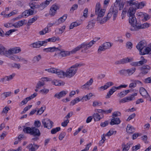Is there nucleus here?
Segmentation results:
<instances>
[{
    "instance_id": "nucleus-7",
    "label": "nucleus",
    "mask_w": 151,
    "mask_h": 151,
    "mask_svg": "<svg viewBox=\"0 0 151 151\" xmlns=\"http://www.w3.org/2000/svg\"><path fill=\"white\" fill-rule=\"evenodd\" d=\"M42 124L45 128L50 129L52 126L53 122L48 119H44L42 121Z\"/></svg>"
},
{
    "instance_id": "nucleus-56",
    "label": "nucleus",
    "mask_w": 151,
    "mask_h": 151,
    "mask_svg": "<svg viewBox=\"0 0 151 151\" xmlns=\"http://www.w3.org/2000/svg\"><path fill=\"white\" fill-rule=\"evenodd\" d=\"M37 19V18L34 17L33 18L29 19L28 22V25H30L33 22H34Z\"/></svg>"
},
{
    "instance_id": "nucleus-36",
    "label": "nucleus",
    "mask_w": 151,
    "mask_h": 151,
    "mask_svg": "<svg viewBox=\"0 0 151 151\" xmlns=\"http://www.w3.org/2000/svg\"><path fill=\"white\" fill-rule=\"evenodd\" d=\"M122 64H124L129 62H131L133 60L132 58H129L127 57V58H124L121 59Z\"/></svg>"
},
{
    "instance_id": "nucleus-10",
    "label": "nucleus",
    "mask_w": 151,
    "mask_h": 151,
    "mask_svg": "<svg viewBox=\"0 0 151 151\" xmlns=\"http://www.w3.org/2000/svg\"><path fill=\"white\" fill-rule=\"evenodd\" d=\"M151 54V44L145 47L139 53L141 55H144Z\"/></svg>"
},
{
    "instance_id": "nucleus-54",
    "label": "nucleus",
    "mask_w": 151,
    "mask_h": 151,
    "mask_svg": "<svg viewBox=\"0 0 151 151\" xmlns=\"http://www.w3.org/2000/svg\"><path fill=\"white\" fill-rule=\"evenodd\" d=\"M60 128L59 127L52 129L51 131V133L52 134H55L58 132L60 131Z\"/></svg>"
},
{
    "instance_id": "nucleus-31",
    "label": "nucleus",
    "mask_w": 151,
    "mask_h": 151,
    "mask_svg": "<svg viewBox=\"0 0 151 151\" xmlns=\"http://www.w3.org/2000/svg\"><path fill=\"white\" fill-rule=\"evenodd\" d=\"M55 73L60 78H63L65 76V73L59 69H57Z\"/></svg>"
},
{
    "instance_id": "nucleus-28",
    "label": "nucleus",
    "mask_w": 151,
    "mask_h": 151,
    "mask_svg": "<svg viewBox=\"0 0 151 151\" xmlns=\"http://www.w3.org/2000/svg\"><path fill=\"white\" fill-rule=\"evenodd\" d=\"M115 89L114 86H113L109 89V91L107 93V95L105 96V98L106 99L109 98L115 92Z\"/></svg>"
},
{
    "instance_id": "nucleus-59",
    "label": "nucleus",
    "mask_w": 151,
    "mask_h": 151,
    "mask_svg": "<svg viewBox=\"0 0 151 151\" xmlns=\"http://www.w3.org/2000/svg\"><path fill=\"white\" fill-rule=\"evenodd\" d=\"M11 66L12 68H17L19 69L20 68L21 65L19 63H14L11 65Z\"/></svg>"
},
{
    "instance_id": "nucleus-15",
    "label": "nucleus",
    "mask_w": 151,
    "mask_h": 151,
    "mask_svg": "<svg viewBox=\"0 0 151 151\" xmlns=\"http://www.w3.org/2000/svg\"><path fill=\"white\" fill-rule=\"evenodd\" d=\"M59 8V7L57 4L52 5L50 8V14L52 16H54L57 10Z\"/></svg>"
},
{
    "instance_id": "nucleus-55",
    "label": "nucleus",
    "mask_w": 151,
    "mask_h": 151,
    "mask_svg": "<svg viewBox=\"0 0 151 151\" xmlns=\"http://www.w3.org/2000/svg\"><path fill=\"white\" fill-rule=\"evenodd\" d=\"M46 107L45 106L44 107H42L37 111V114L40 115L42 114L45 109Z\"/></svg>"
},
{
    "instance_id": "nucleus-11",
    "label": "nucleus",
    "mask_w": 151,
    "mask_h": 151,
    "mask_svg": "<svg viewBox=\"0 0 151 151\" xmlns=\"http://www.w3.org/2000/svg\"><path fill=\"white\" fill-rule=\"evenodd\" d=\"M137 93H135L129 96L125 97L119 101L120 103H124L127 102L129 101H131L134 99V97L137 95Z\"/></svg>"
},
{
    "instance_id": "nucleus-48",
    "label": "nucleus",
    "mask_w": 151,
    "mask_h": 151,
    "mask_svg": "<svg viewBox=\"0 0 151 151\" xmlns=\"http://www.w3.org/2000/svg\"><path fill=\"white\" fill-rule=\"evenodd\" d=\"M93 116L95 121H98L100 120L101 119L100 115L98 113H94Z\"/></svg>"
},
{
    "instance_id": "nucleus-22",
    "label": "nucleus",
    "mask_w": 151,
    "mask_h": 151,
    "mask_svg": "<svg viewBox=\"0 0 151 151\" xmlns=\"http://www.w3.org/2000/svg\"><path fill=\"white\" fill-rule=\"evenodd\" d=\"M58 50H60L58 47H55L44 48L43 49V51L44 52H53Z\"/></svg>"
},
{
    "instance_id": "nucleus-32",
    "label": "nucleus",
    "mask_w": 151,
    "mask_h": 151,
    "mask_svg": "<svg viewBox=\"0 0 151 151\" xmlns=\"http://www.w3.org/2000/svg\"><path fill=\"white\" fill-rule=\"evenodd\" d=\"M129 22L131 25H134L135 24H137L136 19L135 16H129Z\"/></svg>"
},
{
    "instance_id": "nucleus-24",
    "label": "nucleus",
    "mask_w": 151,
    "mask_h": 151,
    "mask_svg": "<svg viewBox=\"0 0 151 151\" xmlns=\"http://www.w3.org/2000/svg\"><path fill=\"white\" fill-rule=\"evenodd\" d=\"M67 17V15H64L55 22L56 24V25H58L60 23L63 22L66 19Z\"/></svg>"
},
{
    "instance_id": "nucleus-39",
    "label": "nucleus",
    "mask_w": 151,
    "mask_h": 151,
    "mask_svg": "<svg viewBox=\"0 0 151 151\" xmlns=\"http://www.w3.org/2000/svg\"><path fill=\"white\" fill-rule=\"evenodd\" d=\"M48 4L45 1L42 2L40 5L38 4V8L41 10H42L46 7Z\"/></svg>"
},
{
    "instance_id": "nucleus-4",
    "label": "nucleus",
    "mask_w": 151,
    "mask_h": 151,
    "mask_svg": "<svg viewBox=\"0 0 151 151\" xmlns=\"http://www.w3.org/2000/svg\"><path fill=\"white\" fill-rule=\"evenodd\" d=\"M82 48H84V49L82 50V52L85 53H89V51H87L88 49L86 45V42H85L82 43L73 49L70 52L72 54L75 53L77 51Z\"/></svg>"
},
{
    "instance_id": "nucleus-50",
    "label": "nucleus",
    "mask_w": 151,
    "mask_h": 151,
    "mask_svg": "<svg viewBox=\"0 0 151 151\" xmlns=\"http://www.w3.org/2000/svg\"><path fill=\"white\" fill-rule=\"evenodd\" d=\"M130 144L129 143H127L126 145H125L124 144H122V147H123L124 146L123 149V151H127L130 148Z\"/></svg>"
},
{
    "instance_id": "nucleus-25",
    "label": "nucleus",
    "mask_w": 151,
    "mask_h": 151,
    "mask_svg": "<svg viewBox=\"0 0 151 151\" xmlns=\"http://www.w3.org/2000/svg\"><path fill=\"white\" fill-rule=\"evenodd\" d=\"M93 82V79L92 78H91L84 85L81 86V88L83 89L88 88L92 84Z\"/></svg>"
},
{
    "instance_id": "nucleus-53",
    "label": "nucleus",
    "mask_w": 151,
    "mask_h": 151,
    "mask_svg": "<svg viewBox=\"0 0 151 151\" xmlns=\"http://www.w3.org/2000/svg\"><path fill=\"white\" fill-rule=\"evenodd\" d=\"M80 100L78 97H77L74 99L73 100L71 101L70 103V105H74L76 104L77 103L80 101Z\"/></svg>"
},
{
    "instance_id": "nucleus-62",
    "label": "nucleus",
    "mask_w": 151,
    "mask_h": 151,
    "mask_svg": "<svg viewBox=\"0 0 151 151\" xmlns=\"http://www.w3.org/2000/svg\"><path fill=\"white\" fill-rule=\"evenodd\" d=\"M140 147V145L139 144L137 145L132 147V150L133 151H136L137 150L139 149Z\"/></svg>"
},
{
    "instance_id": "nucleus-30",
    "label": "nucleus",
    "mask_w": 151,
    "mask_h": 151,
    "mask_svg": "<svg viewBox=\"0 0 151 151\" xmlns=\"http://www.w3.org/2000/svg\"><path fill=\"white\" fill-rule=\"evenodd\" d=\"M24 20H21L13 24L12 26L15 28H19L22 26L24 23Z\"/></svg>"
},
{
    "instance_id": "nucleus-8",
    "label": "nucleus",
    "mask_w": 151,
    "mask_h": 151,
    "mask_svg": "<svg viewBox=\"0 0 151 151\" xmlns=\"http://www.w3.org/2000/svg\"><path fill=\"white\" fill-rule=\"evenodd\" d=\"M151 68L150 66L147 65H144L142 66L139 68L141 71L140 74L142 75L147 74L150 70Z\"/></svg>"
},
{
    "instance_id": "nucleus-14",
    "label": "nucleus",
    "mask_w": 151,
    "mask_h": 151,
    "mask_svg": "<svg viewBox=\"0 0 151 151\" xmlns=\"http://www.w3.org/2000/svg\"><path fill=\"white\" fill-rule=\"evenodd\" d=\"M15 74L13 73L12 74L9 76H6L4 78L1 79L0 82H4L6 81H9L12 79L15 76Z\"/></svg>"
},
{
    "instance_id": "nucleus-52",
    "label": "nucleus",
    "mask_w": 151,
    "mask_h": 151,
    "mask_svg": "<svg viewBox=\"0 0 151 151\" xmlns=\"http://www.w3.org/2000/svg\"><path fill=\"white\" fill-rule=\"evenodd\" d=\"M57 70V69L54 68H51L48 69H46L45 70L51 73H55Z\"/></svg>"
},
{
    "instance_id": "nucleus-60",
    "label": "nucleus",
    "mask_w": 151,
    "mask_h": 151,
    "mask_svg": "<svg viewBox=\"0 0 151 151\" xmlns=\"http://www.w3.org/2000/svg\"><path fill=\"white\" fill-rule=\"evenodd\" d=\"M121 114L120 112L116 111L113 113L112 116V118H114V117H117L120 116Z\"/></svg>"
},
{
    "instance_id": "nucleus-49",
    "label": "nucleus",
    "mask_w": 151,
    "mask_h": 151,
    "mask_svg": "<svg viewBox=\"0 0 151 151\" xmlns=\"http://www.w3.org/2000/svg\"><path fill=\"white\" fill-rule=\"evenodd\" d=\"M70 52L68 51H62L60 53V55L62 57H65L70 55Z\"/></svg>"
},
{
    "instance_id": "nucleus-38",
    "label": "nucleus",
    "mask_w": 151,
    "mask_h": 151,
    "mask_svg": "<svg viewBox=\"0 0 151 151\" xmlns=\"http://www.w3.org/2000/svg\"><path fill=\"white\" fill-rule=\"evenodd\" d=\"M29 6L30 8L34 10L35 9H38L39 8L38 4L35 2L30 3Z\"/></svg>"
},
{
    "instance_id": "nucleus-45",
    "label": "nucleus",
    "mask_w": 151,
    "mask_h": 151,
    "mask_svg": "<svg viewBox=\"0 0 151 151\" xmlns=\"http://www.w3.org/2000/svg\"><path fill=\"white\" fill-rule=\"evenodd\" d=\"M50 31L48 27L45 28L43 29L42 30L39 32V34L40 35H42L45 34L47 33H48Z\"/></svg>"
},
{
    "instance_id": "nucleus-20",
    "label": "nucleus",
    "mask_w": 151,
    "mask_h": 151,
    "mask_svg": "<svg viewBox=\"0 0 151 151\" xmlns=\"http://www.w3.org/2000/svg\"><path fill=\"white\" fill-rule=\"evenodd\" d=\"M60 39L59 37H54L45 40H44V41L45 42V45H46L47 42H55L57 41H60Z\"/></svg>"
},
{
    "instance_id": "nucleus-9",
    "label": "nucleus",
    "mask_w": 151,
    "mask_h": 151,
    "mask_svg": "<svg viewBox=\"0 0 151 151\" xmlns=\"http://www.w3.org/2000/svg\"><path fill=\"white\" fill-rule=\"evenodd\" d=\"M147 45V43L145 40H142L139 42L137 44L136 47L139 52V53Z\"/></svg>"
},
{
    "instance_id": "nucleus-47",
    "label": "nucleus",
    "mask_w": 151,
    "mask_h": 151,
    "mask_svg": "<svg viewBox=\"0 0 151 151\" xmlns=\"http://www.w3.org/2000/svg\"><path fill=\"white\" fill-rule=\"evenodd\" d=\"M102 103L99 101H95L93 102L92 106L94 107H97L101 106L102 105Z\"/></svg>"
},
{
    "instance_id": "nucleus-17",
    "label": "nucleus",
    "mask_w": 151,
    "mask_h": 151,
    "mask_svg": "<svg viewBox=\"0 0 151 151\" xmlns=\"http://www.w3.org/2000/svg\"><path fill=\"white\" fill-rule=\"evenodd\" d=\"M21 51V49L19 47H15L10 49L8 51V53L9 54H13L17 53Z\"/></svg>"
},
{
    "instance_id": "nucleus-26",
    "label": "nucleus",
    "mask_w": 151,
    "mask_h": 151,
    "mask_svg": "<svg viewBox=\"0 0 151 151\" xmlns=\"http://www.w3.org/2000/svg\"><path fill=\"white\" fill-rule=\"evenodd\" d=\"M111 120L110 122V124L111 125H113L114 124H119L121 122L119 118L118 117L113 118Z\"/></svg>"
},
{
    "instance_id": "nucleus-44",
    "label": "nucleus",
    "mask_w": 151,
    "mask_h": 151,
    "mask_svg": "<svg viewBox=\"0 0 151 151\" xmlns=\"http://www.w3.org/2000/svg\"><path fill=\"white\" fill-rule=\"evenodd\" d=\"M128 5L131 6V7H133L135 8L136 7V2L134 0H130L127 2Z\"/></svg>"
},
{
    "instance_id": "nucleus-1",
    "label": "nucleus",
    "mask_w": 151,
    "mask_h": 151,
    "mask_svg": "<svg viewBox=\"0 0 151 151\" xmlns=\"http://www.w3.org/2000/svg\"><path fill=\"white\" fill-rule=\"evenodd\" d=\"M95 14L98 16L97 20L101 24L106 22L107 20V19L105 17L103 19L101 18L104 15L105 10L103 9H101L100 4L99 3H97L96 7Z\"/></svg>"
},
{
    "instance_id": "nucleus-5",
    "label": "nucleus",
    "mask_w": 151,
    "mask_h": 151,
    "mask_svg": "<svg viewBox=\"0 0 151 151\" xmlns=\"http://www.w3.org/2000/svg\"><path fill=\"white\" fill-rule=\"evenodd\" d=\"M118 10L116 9V7L111 6L109 9V12L107 14L106 19L107 20L109 19L111 17L112 14L113 15V20H115L117 15Z\"/></svg>"
},
{
    "instance_id": "nucleus-2",
    "label": "nucleus",
    "mask_w": 151,
    "mask_h": 151,
    "mask_svg": "<svg viewBox=\"0 0 151 151\" xmlns=\"http://www.w3.org/2000/svg\"><path fill=\"white\" fill-rule=\"evenodd\" d=\"M23 131L25 133L29 134L35 137H39L41 134L39 130L36 127H30L24 126Z\"/></svg>"
},
{
    "instance_id": "nucleus-16",
    "label": "nucleus",
    "mask_w": 151,
    "mask_h": 151,
    "mask_svg": "<svg viewBox=\"0 0 151 151\" xmlns=\"http://www.w3.org/2000/svg\"><path fill=\"white\" fill-rule=\"evenodd\" d=\"M39 147V145L35 143L30 144L27 146V148L29 149V151H35Z\"/></svg>"
},
{
    "instance_id": "nucleus-18",
    "label": "nucleus",
    "mask_w": 151,
    "mask_h": 151,
    "mask_svg": "<svg viewBox=\"0 0 151 151\" xmlns=\"http://www.w3.org/2000/svg\"><path fill=\"white\" fill-rule=\"evenodd\" d=\"M139 91L141 95L145 98H147L148 97H150L147 91L144 88H140Z\"/></svg>"
},
{
    "instance_id": "nucleus-58",
    "label": "nucleus",
    "mask_w": 151,
    "mask_h": 151,
    "mask_svg": "<svg viewBox=\"0 0 151 151\" xmlns=\"http://www.w3.org/2000/svg\"><path fill=\"white\" fill-rule=\"evenodd\" d=\"M45 85L44 82L43 81L42 82L41 81H39L37 85L36 88H40V87L43 86Z\"/></svg>"
},
{
    "instance_id": "nucleus-21",
    "label": "nucleus",
    "mask_w": 151,
    "mask_h": 151,
    "mask_svg": "<svg viewBox=\"0 0 151 151\" xmlns=\"http://www.w3.org/2000/svg\"><path fill=\"white\" fill-rule=\"evenodd\" d=\"M136 9L133 7H130L127 13V15L129 17L135 16L134 14L136 12Z\"/></svg>"
},
{
    "instance_id": "nucleus-46",
    "label": "nucleus",
    "mask_w": 151,
    "mask_h": 151,
    "mask_svg": "<svg viewBox=\"0 0 151 151\" xmlns=\"http://www.w3.org/2000/svg\"><path fill=\"white\" fill-rule=\"evenodd\" d=\"M131 27L130 28V30L132 31H136L138 30L139 29L138 26H139V24L137 23V24H135L134 25H131Z\"/></svg>"
},
{
    "instance_id": "nucleus-29",
    "label": "nucleus",
    "mask_w": 151,
    "mask_h": 151,
    "mask_svg": "<svg viewBox=\"0 0 151 151\" xmlns=\"http://www.w3.org/2000/svg\"><path fill=\"white\" fill-rule=\"evenodd\" d=\"M129 92V90H124L118 93L117 96L118 97L121 98L125 96Z\"/></svg>"
},
{
    "instance_id": "nucleus-37",
    "label": "nucleus",
    "mask_w": 151,
    "mask_h": 151,
    "mask_svg": "<svg viewBox=\"0 0 151 151\" xmlns=\"http://www.w3.org/2000/svg\"><path fill=\"white\" fill-rule=\"evenodd\" d=\"M150 24L146 22L143 24H139V26H138V27H139V29H144L146 28H147L150 27Z\"/></svg>"
},
{
    "instance_id": "nucleus-64",
    "label": "nucleus",
    "mask_w": 151,
    "mask_h": 151,
    "mask_svg": "<svg viewBox=\"0 0 151 151\" xmlns=\"http://www.w3.org/2000/svg\"><path fill=\"white\" fill-rule=\"evenodd\" d=\"M65 135V132L61 133L59 135V139L60 140H62Z\"/></svg>"
},
{
    "instance_id": "nucleus-43",
    "label": "nucleus",
    "mask_w": 151,
    "mask_h": 151,
    "mask_svg": "<svg viewBox=\"0 0 151 151\" xmlns=\"http://www.w3.org/2000/svg\"><path fill=\"white\" fill-rule=\"evenodd\" d=\"M42 56L40 55L35 56L32 60V61L34 63H37L41 59Z\"/></svg>"
},
{
    "instance_id": "nucleus-27",
    "label": "nucleus",
    "mask_w": 151,
    "mask_h": 151,
    "mask_svg": "<svg viewBox=\"0 0 151 151\" xmlns=\"http://www.w3.org/2000/svg\"><path fill=\"white\" fill-rule=\"evenodd\" d=\"M100 39V38H95L93 40L91 41L89 43L85 42L86 44V45L88 49L90 48L98 40Z\"/></svg>"
},
{
    "instance_id": "nucleus-34",
    "label": "nucleus",
    "mask_w": 151,
    "mask_h": 151,
    "mask_svg": "<svg viewBox=\"0 0 151 151\" xmlns=\"http://www.w3.org/2000/svg\"><path fill=\"white\" fill-rule=\"evenodd\" d=\"M127 132L129 133H132L134 132L135 129L132 126L128 124L126 128Z\"/></svg>"
},
{
    "instance_id": "nucleus-41",
    "label": "nucleus",
    "mask_w": 151,
    "mask_h": 151,
    "mask_svg": "<svg viewBox=\"0 0 151 151\" xmlns=\"http://www.w3.org/2000/svg\"><path fill=\"white\" fill-rule=\"evenodd\" d=\"M7 52L6 49L2 45L0 44V54L1 55H4Z\"/></svg>"
},
{
    "instance_id": "nucleus-63",
    "label": "nucleus",
    "mask_w": 151,
    "mask_h": 151,
    "mask_svg": "<svg viewBox=\"0 0 151 151\" xmlns=\"http://www.w3.org/2000/svg\"><path fill=\"white\" fill-rule=\"evenodd\" d=\"M133 44L130 42H127L126 45L127 48L129 49H131L132 47Z\"/></svg>"
},
{
    "instance_id": "nucleus-23",
    "label": "nucleus",
    "mask_w": 151,
    "mask_h": 151,
    "mask_svg": "<svg viewBox=\"0 0 151 151\" xmlns=\"http://www.w3.org/2000/svg\"><path fill=\"white\" fill-rule=\"evenodd\" d=\"M96 23L95 20H91L88 22V25L86 26V28L87 29H93Z\"/></svg>"
},
{
    "instance_id": "nucleus-57",
    "label": "nucleus",
    "mask_w": 151,
    "mask_h": 151,
    "mask_svg": "<svg viewBox=\"0 0 151 151\" xmlns=\"http://www.w3.org/2000/svg\"><path fill=\"white\" fill-rule=\"evenodd\" d=\"M29 101L28 98H26L24 99L19 104L20 106H22L27 103L28 101Z\"/></svg>"
},
{
    "instance_id": "nucleus-13",
    "label": "nucleus",
    "mask_w": 151,
    "mask_h": 151,
    "mask_svg": "<svg viewBox=\"0 0 151 151\" xmlns=\"http://www.w3.org/2000/svg\"><path fill=\"white\" fill-rule=\"evenodd\" d=\"M67 91H62L60 92L56 93L54 96V97L57 98L58 99L64 97L68 93Z\"/></svg>"
},
{
    "instance_id": "nucleus-3",
    "label": "nucleus",
    "mask_w": 151,
    "mask_h": 151,
    "mask_svg": "<svg viewBox=\"0 0 151 151\" xmlns=\"http://www.w3.org/2000/svg\"><path fill=\"white\" fill-rule=\"evenodd\" d=\"M82 65V64L77 63L71 66L67 70L65 73V77L70 78L74 76L76 72L77 68Z\"/></svg>"
},
{
    "instance_id": "nucleus-12",
    "label": "nucleus",
    "mask_w": 151,
    "mask_h": 151,
    "mask_svg": "<svg viewBox=\"0 0 151 151\" xmlns=\"http://www.w3.org/2000/svg\"><path fill=\"white\" fill-rule=\"evenodd\" d=\"M44 45H45V44L44 41H38L31 44L29 46L33 48H38Z\"/></svg>"
},
{
    "instance_id": "nucleus-42",
    "label": "nucleus",
    "mask_w": 151,
    "mask_h": 151,
    "mask_svg": "<svg viewBox=\"0 0 151 151\" xmlns=\"http://www.w3.org/2000/svg\"><path fill=\"white\" fill-rule=\"evenodd\" d=\"M51 83L53 85H54L55 86H62L65 83L63 82H59V81L56 80H54L53 81H52Z\"/></svg>"
},
{
    "instance_id": "nucleus-6",
    "label": "nucleus",
    "mask_w": 151,
    "mask_h": 151,
    "mask_svg": "<svg viewBox=\"0 0 151 151\" xmlns=\"http://www.w3.org/2000/svg\"><path fill=\"white\" fill-rule=\"evenodd\" d=\"M141 60L138 62H133L130 63V65L132 66L137 67L140 66L146 63L147 60L145 59L143 56L141 57Z\"/></svg>"
},
{
    "instance_id": "nucleus-19",
    "label": "nucleus",
    "mask_w": 151,
    "mask_h": 151,
    "mask_svg": "<svg viewBox=\"0 0 151 151\" xmlns=\"http://www.w3.org/2000/svg\"><path fill=\"white\" fill-rule=\"evenodd\" d=\"M16 31V29H12L9 30L6 32L5 34L4 32L0 28V36L1 37H4V35H9L12 32H15Z\"/></svg>"
},
{
    "instance_id": "nucleus-33",
    "label": "nucleus",
    "mask_w": 151,
    "mask_h": 151,
    "mask_svg": "<svg viewBox=\"0 0 151 151\" xmlns=\"http://www.w3.org/2000/svg\"><path fill=\"white\" fill-rule=\"evenodd\" d=\"M145 5V2L142 1L138 3L136 1L135 8L136 9H142L143 7Z\"/></svg>"
},
{
    "instance_id": "nucleus-40",
    "label": "nucleus",
    "mask_w": 151,
    "mask_h": 151,
    "mask_svg": "<svg viewBox=\"0 0 151 151\" xmlns=\"http://www.w3.org/2000/svg\"><path fill=\"white\" fill-rule=\"evenodd\" d=\"M136 70V68L133 67L127 70V73L129 76H130L133 74Z\"/></svg>"
},
{
    "instance_id": "nucleus-51",
    "label": "nucleus",
    "mask_w": 151,
    "mask_h": 151,
    "mask_svg": "<svg viewBox=\"0 0 151 151\" xmlns=\"http://www.w3.org/2000/svg\"><path fill=\"white\" fill-rule=\"evenodd\" d=\"M102 45H103V46L104 47V48L105 50L110 48L111 46V43L109 42H105Z\"/></svg>"
},
{
    "instance_id": "nucleus-61",
    "label": "nucleus",
    "mask_w": 151,
    "mask_h": 151,
    "mask_svg": "<svg viewBox=\"0 0 151 151\" xmlns=\"http://www.w3.org/2000/svg\"><path fill=\"white\" fill-rule=\"evenodd\" d=\"M49 90L48 89L44 88L43 89L41 90L40 91V92L42 94H47L49 92Z\"/></svg>"
},
{
    "instance_id": "nucleus-35",
    "label": "nucleus",
    "mask_w": 151,
    "mask_h": 151,
    "mask_svg": "<svg viewBox=\"0 0 151 151\" xmlns=\"http://www.w3.org/2000/svg\"><path fill=\"white\" fill-rule=\"evenodd\" d=\"M12 92L11 91L5 92L1 95V98L3 100L6 99V97L11 96Z\"/></svg>"
}]
</instances>
